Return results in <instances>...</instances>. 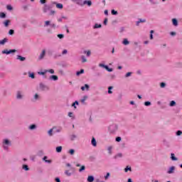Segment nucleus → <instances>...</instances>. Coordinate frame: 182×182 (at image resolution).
<instances>
[{"label": "nucleus", "mask_w": 182, "mask_h": 182, "mask_svg": "<svg viewBox=\"0 0 182 182\" xmlns=\"http://www.w3.org/2000/svg\"><path fill=\"white\" fill-rule=\"evenodd\" d=\"M12 146V141L8 139H4L2 141V148L5 151H9V147Z\"/></svg>", "instance_id": "f257e3e1"}, {"label": "nucleus", "mask_w": 182, "mask_h": 182, "mask_svg": "<svg viewBox=\"0 0 182 182\" xmlns=\"http://www.w3.org/2000/svg\"><path fill=\"white\" fill-rule=\"evenodd\" d=\"M117 124H113L108 127V132L110 134H114L117 132Z\"/></svg>", "instance_id": "f03ea898"}, {"label": "nucleus", "mask_w": 182, "mask_h": 182, "mask_svg": "<svg viewBox=\"0 0 182 182\" xmlns=\"http://www.w3.org/2000/svg\"><path fill=\"white\" fill-rule=\"evenodd\" d=\"M48 26H50V28H53V29H56V28H58L55 23H50V21H46L44 23V28Z\"/></svg>", "instance_id": "7ed1b4c3"}, {"label": "nucleus", "mask_w": 182, "mask_h": 182, "mask_svg": "<svg viewBox=\"0 0 182 182\" xmlns=\"http://www.w3.org/2000/svg\"><path fill=\"white\" fill-rule=\"evenodd\" d=\"M45 56H46V49H43L38 56V60H43V59H45Z\"/></svg>", "instance_id": "20e7f679"}, {"label": "nucleus", "mask_w": 182, "mask_h": 182, "mask_svg": "<svg viewBox=\"0 0 182 182\" xmlns=\"http://www.w3.org/2000/svg\"><path fill=\"white\" fill-rule=\"evenodd\" d=\"M16 52V50H4L2 51L3 55H11V53H15Z\"/></svg>", "instance_id": "39448f33"}, {"label": "nucleus", "mask_w": 182, "mask_h": 182, "mask_svg": "<svg viewBox=\"0 0 182 182\" xmlns=\"http://www.w3.org/2000/svg\"><path fill=\"white\" fill-rule=\"evenodd\" d=\"M174 171H176V166H172L168 168L167 171V174H174Z\"/></svg>", "instance_id": "423d86ee"}, {"label": "nucleus", "mask_w": 182, "mask_h": 182, "mask_svg": "<svg viewBox=\"0 0 182 182\" xmlns=\"http://www.w3.org/2000/svg\"><path fill=\"white\" fill-rule=\"evenodd\" d=\"M89 89H90V86L87 84L84 85V86L81 87V90L82 92H85V90H87V92H89Z\"/></svg>", "instance_id": "0eeeda50"}, {"label": "nucleus", "mask_w": 182, "mask_h": 182, "mask_svg": "<svg viewBox=\"0 0 182 182\" xmlns=\"http://www.w3.org/2000/svg\"><path fill=\"white\" fill-rule=\"evenodd\" d=\"M74 4H77L80 6H83V1L82 0H71Z\"/></svg>", "instance_id": "6e6552de"}, {"label": "nucleus", "mask_w": 182, "mask_h": 182, "mask_svg": "<svg viewBox=\"0 0 182 182\" xmlns=\"http://www.w3.org/2000/svg\"><path fill=\"white\" fill-rule=\"evenodd\" d=\"M43 11L44 14H46V12H48V11H50V6H48V4H45L43 6Z\"/></svg>", "instance_id": "1a4fd4ad"}, {"label": "nucleus", "mask_w": 182, "mask_h": 182, "mask_svg": "<svg viewBox=\"0 0 182 182\" xmlns=\"http://www.w3.org/2000/svg\"><path fill=\"white\" fill-rule=\"evenodd\" d=\"M17 60H20L21 62H25L26 60V58L22 57L21 55H18L16 57Z\"/></svg>", "instance_id": "9d476101"}, {"label": "nucleus", "mask_w": 182, "mask_h": 182, "mask_svg": "<svg viewBox=\"0 0 182 182\" xmlns=\"http://www.w3.org/2000/svg\"><path fill=\"white\" fill-rule=\"evenodd\" d=\"M40 88L41 89V90H49V87L45 85L43 83L40 84Z\"/></svg>", "instance_id": "9b49d317"}, {"label": "nucleus", "mask_w": 182, "mask_h": 182, "mask_svg": "<svg viewBox=\"0 0 182 182\" xmlns=\"http://www.w3.org/2000/svg\"><path fill=\"white\" fill-rule=\"evenodd\" d=\"M23 97V96L22 95V92H21V91H18L16 93V99L21 100V99H22Z\"/></svg>", "instance_id": "f8f14e48"}, {"label": "nucleus", "mask_w": 182, "mask_h": 182, "mask_svg": "<svg viewBox=\"0 0 182 182\" xmlns=\"http://www.w3.org/2000/svg\"><path fill=\"white\" fill-rule=\"evenodd\" d=\"M146 22V19H142V18H139L138 21H136V26H139L140 23H144Z\"/></svg>", "instance_id": "ddd939ff"}, {"label": "nucleus", "mask_w": 182, "mask_h": 182, "mask_svg": "<svg viewBox=\"0 0 182 182\" xmlns=\"http://www.w3.org/2000/svg\"><path fill=\"white\" fill-rule=\"evenodd\" d=\"M76 139H77V135H76L75 134L70 135V140H71V141H75V140H76Z\"/></svg>", "instance_id": "4468645a"}, {"label": "nucleus", "mask_w": 182, "mask_h": 182, "mask_svg": "<svg viewBox=\"0 0 182 182\" xmlns=\"http://www.w3.org/2000/svg\"><path fill=\"white\" fill-rule=\"evenodd\" d=\"M87 5L88 6H92V1H87V0H85V1H82V6H83V5Z\"/></svg>", "instance_id": "2eb2a0df"}, {"label": "nucleus", "mask_w": 182, "mask_h": 182, "mask_svg": "<svg viewBox=\"0 0 182 182\" xmlns=\"http://www.w3.org/2000/svg\"><path fill=\"white\" fill-rule=\"evenodd\" d=\"M58 79H59V77H58L57 75H51V76L49 77L50 80H54L55 82L56 80H58Z\"/></svg>", "instance_id": "dca6fc26"}, {"label": "nucleus", "mask_w": 182, "mask_h": 182, "mask_svg": "<svg viewBox=\"0 0 182 182\" xmlns=\"http://www.w3.org/2000/svg\"><path fill=\"white\" fill-rule=\"evenodd\" d=\"M87 100V95H85L82 99H81L80 102L82 105H86V100Z\"/></svg>", "instance_id": "f3484780"}, {"label": "nucleus", "mask_w": 182, "mask_h": 182, "mask_svg": "<svg viewBox=\"0 0 182 182\" xmlns=\"http://www.w3.org/2000/svg\"><path fill=\"white\" fill-rule=\"evenodd\" d=\"M172 23L173 26H178V21H177V18H173Z\"/></svg>", "instance_id": "a211bd4d"}, {"label": "nucleus", "mask_w": 182, "mask_h": 182, "mask_svg": "<svg viewBox=\"0 0 182 182\" xmlns=\"http://www.w3.org/2000/svg\"><path fill=\"white\" fill-rule=\"evenodd\" d=\"M56 5V8H58V9H63V4H60V3H54Z\"/></svg>", "instance_id": "6ab92c4d"}, {"label": "nucleus", "mask_w": 182, "mask_h": 182, "mask_svg": "<svg viewBox=\"0 0 182 182\" xmlns=\"http://www.w3.org/2000/svg\"><path fill=\"white\" fill-rule=\"evenodd\" d=\"M87 181L88 182H94L95 181V177H93V176H89Z\"/></svg>", "instance_id": "aec40b11"}, {"label": "nucleus", "mask_w": 182, "mask_h": 182, "mask_svg": "<svg viewBox=\"0 0 182 182\" xmlns=\"http://www.w3.org/2000/svg\"><path fill=\"white\" fill-rule=\"evenodd\" d=\"M22 169L24 170L25 171H29V166L26 164H23L22 166Z\"/></svg>", "instance_id": "412c9836"}, {"label": "nucleus", "mask_w": 182, "mask_h": 182, "mask_svg": "<svg viewBox=\"0 0 182 182\" xmlns=\"http://www.w3.org/2000/svg\"><path fill=\"white\" fill-rule=\"evenodd\" d=\"M123 45L127 46L129 45L130 41L127 38H124L122 41Z\"/></svg>", "instance_id": "4be33fe9"}, {"label": "nucleus", "mask_w": 182, "mask_h": 182, "mask_svg": "<svg viewBox=\"0 0 182 182\" xmlns=\"http://www.w3.org/2000/svg\"><path fill=\"white\" fill-rule=\"evenodd\" d=\"M92 145L94 146V147H96L97 146V143L96 142V139L92 138L91 141Z\"/></svg>", "instance_id": "5701e85b"}, {"label": "nucleus", "mask_w": 182, "mask_h": 182, "mask_svg": "<svg viewBox=\"0 0 182 182\" xmlns=\"http://www.w3.org/2000/svg\"><path fill=\"white\" fill-rule=\"evenodd\" d=\"M171 159L173 161H177L178 159L175 156L174 154H171Z\"/></svg>", "instance_id": "b1692460"}, {"label": "nucleus", "mask_w": 182, "mask_h": 182, "mask_svg": "<svg viewBox=\"0 0 182 182\" xmlns=\"http://www.w3.org/2000/svg\"><path fill=\"white\" fill-rule=\"evenodd\" d=\"M6 42H8V38H5L0 41V45H4Z\"/></svg>", "instance_id": "393cba45"}, {"label": "nucleus", "mask_w": 182, "mask_h": 182, "mask_svg": "<svg viewBox=\"0 0 182 182\" xmlns=\"http://www.w3.org/2000/svg\"><path fill=\"white\" fill-rule=\"evenodd\" d=\"M82 73H85V70L81 69L80 71H77L76 75L77 76H80V75H82Z\"/></svg>", "instance_id": "a878e982"}, {"label": "nucleus", "mask_w": 182, "mask_h": 182, "mask_svg": "<svg viewBox=\"0 0 182 182\" xmlns=\"http://www.w3.org/2000/svg\"><path fill=\"white\" fill-rule=\"evenodd\" d=\"M84 53L85 55H86L87 58H89V56H90L92 53L90 52V50H84Z\"/></svg>", "instance_id": "bb28decb"}, {"label": "nucleus", "mask_w": 182, "mask_h": 182, "mask_svg": "<svg viewBox=\"0 0 182 182\" xmlns=\"http://www.w3.org/2000/svg\"><path fill=\"white\" fill-rule=\"evenodd\" d=\"M0 18L4 19V18H6V14L4 12H0Z\"/></svg>", "instance_id": "cd10ccee"}, {"label": "nucleus", "mask_w": 182, "mask_h": 182, "mask_svg": "<svg viewBox=\"0 0 182 182\" xmlns=\"http://www.w3.org/2000/svg\"><path fill=\"white\" fill-rule=\"evenodd\" d=\"M11 21H9V20H6L4 22V25L6 28H8V26H9V23Z\"/></svg>", "instance_id": "c85d7f7f"}, {"label": "nucleus", "mask_w": 182, "mask_h": 182, "mask_svg": "<svg viewBox=\"0 0 182 182\" xmlns=\"http://www.w3.org/2000/svg\"><path fill=\"white\" fill-rule=\"evenodd\" d=\"M29 130H35L36 129V125L32 124L28 127Z\"/></svg>", "instance_id": "c756f323"}, {"label": "nucleus", "mask_w": 182, "mask_h": 182, "mask_svg": "<svg viewBox=\"0 0 182 182\" xmlns=\"http://www.w3.org/2000/svg\"><path fill=\"white\" fill-rule=\"evenodd\" d=\"M122 157H123V154H122L121 153H119V154H117V155H115L114 156V159H119V158H122Z\"/></svg>", "instance_id": "7c9ffc66"}, {"label": "nucleus", "mask_w": 182, "mask_h": 182, "mask_svg": "<svg viewBox=\"0 0 182 182\" xmlns=\"http://www.w3.org/2000/svg\"><path fill=\"white\" fill-rule=\"evenodd\" d=\"M55 150H56L57 153H61L62 152V146H57L55 148Z\"/></svg>", "instance_id": "2f4dec72"}, {"label": "nucleus", "mask_w": 182, "mask_h": 182, "mask_svg": "<svg viewBox=\"0 0 182 182\" xmlns=\"http://www.w3.org/2000/svg\"><path fill=\"white\" fill-rule=\"evenodd\" d=\"M28 77H31V79H35V73L29 72Z\"/></svg>", "instance_id": "473e14b6"}, {"label": "nucleus", "mask_w": 182, "mask_h": 182, "mask_svg": "<svg viewBox=\"0 0 182 182\" xmlns=\"http://www.w3.org/2000/svg\"><path fill=\"white\" fill-rule=\"evenodd\" d=\"M99 28H102V24L95 23L94 26V29H97Z\"/></svg>", "instance_id": "72a5a7b5"}, {"label": "nucleus", "mask_w": 182, "mask_h": 182, "mask_svg": "<svg viewBox=\"0 0 182 182\" xmlns=\"http://www.w3.org/2000/svg\"><path fill=\"white\" fill-rule=\"evenodd\" d=\"M65 174H66L68 177H70V176H72V173H70V171H69V170H66L65 171Z\"/></svg>", "instance_id": "f704fd0d"}, {"label": "nucleus", "mask_w": 182, "mask_h": 182, "mask_svg": "<svg viewBox=\"0 0 182 182\" xmlns=\"http://www.w3.org/2000/svg\"><path fill=\"white\" fill-rule=\"evenodd\" d=\"M124 171H125V173H127L128 171H132V167H130V166H127V167L124 168Z\"/></svg>", "instance_id": "c9c22d12"}, {"label": "nucleus", "mask_w": 182, "mask_h": 182, "mask_svg": "<svg viewBox=\"0 0 182 182\" xmlns=\"http://www.w3.org/2000/svg\"><path fill=\"white\" fill-rule=\"evenodd\" d=\"M33 99H34V102H36V100H39V95L35 94Z\"/></svg>", "instance_id": "e433bc0d"}, {"label": "nucleus", "mask_w": 182, "mask_h": 182, "mask_svg": "<svg viewBox=\"0 0 182 182\" xmlns=\"http://www.w3.org/2000/svg\"><path fill=\"white\" fill-rule=\"evenodd\" d=\"M175 105H176V101H174V100L171 101V102H170V104H169V106H170L171 107H174Z\"/></svg>", "instance_id": "4c0bfd02"}, {"label": "nucleus", "mask_w": 182, "mask_h": 182, "mask_svg": "<svg viewBox=\"0 0 182 182\" xmlns=\"http://www.w3.org/2000/svg\"><path fill=\"white\" fill-rule=\"evenodd\" d=\"M81 59H82V63H85V62H87V60L86 59V57H85V55H82Z\"/></svg>", "instance_id": "58836bf2"}, {"label": "nucleus", "mask_w": 182, "mask_h": 182, "mask_svg": "<svg viewBox=\"0 0 182 182\" xmlns=\"http://www.w3.org/2000/svg\"><path fill=\"white\" fill-rule=\"evenodd\" d=\"M86 170V166H82L81 168L79 169V172L82 173V171H85Z\"/></svg>", "instance_id": "ea45409f"}, {"label": "nucleus", "mask_w": 182, "mask_h": 182, "mask_svg": "<svg viewBox=\"0 0 182 182\" xmlns=\"http://www.w3.org/2000/svg\"><path fill=\"white\" fill-rule=\"evenodd\" d=\"M69 154H70L71 156H73V154H75V149H70L68 151Z\"/></svg>", "instance_id": "a19ab883"}, {"label": "nucleus", "mask_w": 182, "mask_h": 182, "mask_svg": "<svg viewBox=\"0 0 182 182\" xmlns=\"http://www.w3.org/2000/svg\"><path fill=\"white\" fill-rule=\"evenodd\" d=\"M48 73V70H44V72H38V75H42L43 76V75Z\"/></svg>", "instance_id": "79ce46f5"}, {"label": "nucleus", "mask_w": 182, "mask_h": 182, "mask_svg": "<svg viewBox=\"0 0 182 182\" xmlns=\"http://www.w3.org/2000/svg\"><path fill=\"white\" fill-rule=\"evenodd\" d=\"M105 69L107 72H113V68H109L108 65L105 67Z\"/></svg>", "instance_id": "37998d69"}, {"label": "nucleus", "mask_w": 182, "mask_h": 182, "mask_svg": "<svg viewBox=\"0 0 182 182\" xmlns=\"http://www.w3.org/2000/svg\"><path fill=\"white\" fill-rule=\"evenodd\" d=\"M112 89H113V87H112V86L108 87V93H109V95H112V93H113V92H112Z\"/></svg>", "instance_id": "c03bdc74"}, {"label": "nucleus", "mask_w": 182, "mask_h": 182, "mask_svg": "<svg viewBox=\"0 0 182 182\" xmlns=\"http://www.w3.org/2000/svg\"><path fill=\"white\" fill-rule=\"evenodd\" d=\"M68 117H72V119H75V115H73V112H68Z\"/></svg>", "instance_id": "a18cd8bd"}, {"label": "nucleus", "mask_w": 182, "mask_h": 182, "mask_svg": "<svg viewBox=\"0 0 182 182\" xmlns=\"http://www.w3.org/2000/svg\"><path fill=\"white\" fill-rule=\"evenodd\" d=\"M48 135L49 136H53V129H50L49 131H48Z\"/></svg>", "instance_id": "49530a36"}, {"label": "nucleus", "mask_w": 182, "mask_h": 182, "mask_svg": "<svg viewBox=\"0 0 182 182\" xmlns=\"http://www.w3.org/2000/svg\"><path fill=\"white\" fill-rule=\"evenodd\" d=\"M6 9H8V11H12L14 9V8H12V6L11 5H7Z\"/></svg>", "instance_id": "de8ad7c7"}, {"label": "nucleus", "mask_w": 182, "mask_h": 182, "mask_svg": "<svg viewBox=\"0 0 182 182\" xmlns=\"http://www.w3.org/2000/svg\"><path fill=\"white\" fill-rule=\"evenodd\" d=\"M144 106H151V102L146 101L144 102Z\"/></svg>", "instance_id": "09e8293b"}, {"label": "nucleus", "mask_w": 182, "mask_h": 182, "mask_svg": "<svg viewBox=\"0 0 182 182\" xmlns=\"http://www.w3.org/2000/svg\"><path fill=\"white\" fill-rule=\"evenodd\" d=\"M112 149H113L112 146H109L107 148V151H108L109 154H112Z\"/></svg>", "instance_id": "8fccbe9b"}, {"label": "nucleus", "mask_w": 182, "mask_h": 182, "mask_svg": "<svg viewBox=\"0 0 182 182\" xmlns=\"http://www.w3.org/2000/svg\"><path fill=\"white\" fill-rule=\"evenodd\" d=\"M28 7H29V5H23V6H22V8H23V9L24 11H27V9H28Z\"/></svg>", "instance_id": "3c124183"}, {"label": "nucleus", "mask_w": 182, "mask_h": 182, "mask_svg": "<svg viewBox=\"0 0 182 182\" xmlns=\"http://www.w3.org/2000/svg\"><path fill=\"white\" fill-rule=\"evenodd\" d=\"M58 38H59V39H63V38H65V36L63 34H58Z\"/></svg>", "instance_id": "603ef678"}, {"label": "nucleus", "mask_w": 182, "mask_h": 182, "mask_svg": "<svg viewBox=\"0 0 182 182\" xmlns=\"http://www.w3.org/2000/svg\"><path fill=\"white\" fill-rule=\"evenodd\" d=\"M99 66H100V68H104L105 69H106V67H107V65H105V64H103V63H100V64H99Z\"/></svg>", "instance_id": "864d4df0"}, {"label": "nucleus", "mask_w": 182, "mask_h": 182, "mask_svg": "<svg viewBox=\"0 0 182 182\" xmlns=\"http://www.w3.org/2000/svg\"><path fill=\"white\" fill-rule=\"evenodd\" d=\"M15 33V31L11 29L9 31V35H14Z\"/></svg>", "instance_id": "5fc2aeb1"}, {"label": "nucleus", "mask_w": 182, "mask_h": 182, "mask_svg": "<svg viewBox=\"0 0 182 182\" xmlns=\"http://www.w3.org/2000/svg\"><path fill=\"white\" fill-rule=\"evenodd\" d=\"M111 14H112V15H117V11H115L114 9H113V10L111 11Z\"/></svg>", "instance_id": "6e6d98bb"}, {"label": "nucleus", "mask_w": 182, "mask_h": 182, "mask_svg": "<svg viewBox=\"0 0 182 182\" xmlns=\"http://www.w3.org/2000/svg\"><path fill=\"white\" fill-rule=\"evenodd\" d=\"M110 177V173H107L106 176H105V180H107Z\"/></svg>", "instance_id": "4d7b16f0"}, {"label": "nucleus", "mask_w": 182, "mask_h": 182, "mask_svg": "<svg viewBox=\"0 0 182 182\" xmlns=\"http://www.w3.org/2000/svg\"><path fill=\"white\" fill-rule=\"evenodd\" d=\"M115 140H116V141H117V142L119 143V141H122V137L117 136V137L115 139Z\"/></svg>", "instance_id": "13d9d810"}, {"label": "nucleus", "mask_w": 182, "mask_h": 182, "mask_svg": "<svg viewBox=\"0 0 182 182\" xmlns=\"http://www.w3.org/2000/svg\"><path fill=\"white\" fill-rule=\"evenodd\" d=\"M48 73H51L52 75H53V73H55V70L53 69H50L48 70Z\"/></svg>", "instance_id": "bf43d9fd"}, {"label": "nucleus", "mask_w": 182, "mask_h": 182, "mask_svg": "<svg viewBox=\"0 0 182 182\" xmlns=\"http://www.w3.org/2000/svg\"><path fill=\"white\" fill-rule=\"evenodd\" d=\"M182 132L181 130H178L176 132V136H181Z\"/></svg>", "instance_id": "052dcab7"}, {"label": "nucleus", "mask_w": 182, "mask_h": 182, "mask_svg": "<svg viewBox=\"0 0 182 182\" xmlns=\"http://www.w3.org/2000/svg\"><path fill=\"white\" fill-rule=\"evenodd\" d=\"M160 86L161 88L166 87V83L165 82H161Z\"/></svg>", "instance_id": "680f3d73"}, {"label": "nucleus", "mask_w": 182, "mask_h": 182, "mask_svg": "<svg viewBox=\"0 0 182 182\" xmlns=\"http://www.w3.org/2000/svg\"><path fill=\"white\" fill-rule=\"evenodd\" d=\"M149 1L151 2V4H152L153 5H156L157 1H154V0H149Z\"/></svg>", "instance_id": "e2e57ef3"}, {"label": "nucleus", "mask_w": 182, "mask_h": 182, "mask_svg": "<svg viewBox=\"0 0 182 182\" xmlns=\"http://www.w3.org/2000/svg\"><path fill=\"white\" fill-rule=\"evenodd\" d=\"M129 76H132V73L129 72L125 75V77H129Z\"/></svg>", "instance_id": "0e129e2a"}, {"label": "nucleus", "mask_w": 182, "mask_h": 182, "mask_svg": "<svg viewBox=\"0 0 182 182\" xmlns=\"http://www.w3.org/2000/svg\"><path fill=\"white\" fill-rule=\"evenodd\" d=\"M55 14H56V11H55L53 10L50 11V15H55Z\"/></svg>", "instance_id": "69168bd1"}, {"label": "nucleus", "mask_w": 182, "mask_h": 182, "mask_svg": "<svg viewBox=\"0 0 182 182\" xmlns=\"http://www.w3.org/2000/svg\"><path fill=\"white\" fill-rule=\"evenodd\" d=\"M103 23L105 26L107 25V18H105Z\"/></svg>", "instance_id": "338daca9"}, {"label": "nucleus", "mask_w": 182, "mask_h": 182, "mask_svg": "<svg viewBox=\"0 0 182 182\" xmlns=\"http://www.w3.org/2000/svg\"><path fill=\"white\" fill-rule=\"evenodd\" d=\"M68 53V50H63L62 52V55H66Z\"/></svg>", "instance_id": "774afa93"}]
</instances>
